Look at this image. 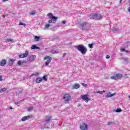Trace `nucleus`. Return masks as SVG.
<instances>
[{
	"instance_id": "nucleus-1",
	"label": "nucleus",
	"mask_w": 130,
	"mask_h": 130,
	"mask_svg": "<svg viewBox=\"0 0 130 130\" xmlns=\"http://www.w3.org/2000/svg\"><path fill=\"white\" fill-rule=\"evenodd\" d=\"M77 49L81 52L82 54H83V55H85V54L87 53V51H88V49H87V48H86L85 46H83V45L78 46Z\"/></svg>"
},
{
	"instance_id": "nucleus-2",
	"label": "nucleus",
	"mask_w": 130,
	"mask_h": 130,
	"mask_svg": "<svg viewBox=\"0 0 130 130\" xmlns=\"http://www.w3.org/2000/svg\"><path fill=\"white\" fill-rule=\"evenodd\" d=\"M48 16L51 19V20H48V23H51L52 24H54L58 19L57 17L54 16L51 13L48 14Z\"/></svg>"
},
{
	"instance_id": "nucleus-3",
	"label": "nucleus",
	"mask_w": 130,
	"mask_h": 130,
	"mask_svg": "<svg viewBox=\"0 0 130 130\" xmlns=\"http://www.w3.org/2000/svg\"><path fill=\"white\" fill-rule=\"evenodd\" d=\"M80 28L82 30H89L90 25L87 22H84L80 25Z\"/></svg>"
},
{
	"instance_id": "nucleus-4",
	"label": "nucleus",
	"mask_w": 130,
	"mask_h": 130,
	"mask_svg": "<svg viewBox=\"0 0 130 130\" xmlns=\"http://www.w3.org/2000/svg\"><path fill=\"white\" fill-rule=\"evenodd\" d=\"M110 79L111 80H115V81H117V80H119L122 78H123V76L121 74H116L114 76H111Z\"/></svg>"
},
{
	"instance_id": "nucleus-5",
	"label": "nucleus",
	"mask_w": 130,
	"mask_h": 130,
	"mask_svg": "<svg viewBox=\"0 0 130 130\" xmlns=\"http://www.w3.org/2000/svg\"><path fill=\"white\" fill-rule=\"evenodd\" d=\"M71 99H72V96L69 94H64L63 96V100L65 101L66 103H69L71 101Z\"/></svg>"
},
{
	"instance_id": "nucleus-6",
	"label": "nucleus",
	"mask_w": 130,
	"mask_h": 130,
	"mask_svg": "<svg viewBox=\"0 0 130 130\" xmlns=\"http://www.w3.org/2000/svg\"><path fill=\"white\" fill-rule=\"evenodd\" d=\"M81 98L83 101H85L86 103H88V102L91 100V99L88 97V94H82L81 95Z\"/></svg>"
},
{
	"instance_id": "nucleus-7",
	"label": "nucleus",
	"mask_w": 130,
	"mask_h": 130,
	"mask_svg": "<svg viewBox=\"0 0 130 130\" xmlns=\"http://www.w3.org/2000/svg\"><path fill=\"white\" fill-rule=\"evenodd\" d=\"M46 59H48L47 61L45 63V65L46 66H49V63L51 62L52 58L51 57L48 56H46L44 57V60H46Z\"/></svg>"
},
{
	"instance_id": "nucleus-8",
	"label": "nucleus",
	"mask_w": 130,
	"mask_h": 130,
	"mask_svg": "<svg viewBox=\"0 0 130 130\" xmlns=\"http://www.w3.org/2000/svg\"><path fill=\"white\" fill-rule=\"evenodd\" d=\"M92 19H96L97 20H101L102 19V16L101 15H98V14H95L93 15L92 17Z\"/></svg>"
},
{
	"instance_id": "nucleus-9",
	"label": "nucleus",
	"mask_w": 130,
	"mask_h": 130,
	"mask_svg": "<svg viewBox=\"0 0 130 130\" xmlns=\"http://www.w3.org/2000/svg\"><path fill=\"white\" fill-rule=\"evenodd\" d=\"M29 54V52L26 51L25 53L20 54L19 56V58H24V57H27Z\"/></svg>"
},
{
	"instance_id": "nucleus-10",
	"label": "nucleus",
	"mask_w": 130,
	"mask_h": 130,
	"mask_svg": "<svg viewBox=\"0 0 130 130\" xmlns=\"http://www.w3.org/2000/svg\"><path fill=\"white\" fill-rule=\"evenodd\" d=\"M51 120H52V116H46L45 117V122L46 123H48L49 122H51Z\"/></svg>"
},
{
	"instance_id": "nucleus-11",
	"label": "nucleus",
	"mask_w": 130,
	"mask_h": 130,
	"mask_svg": "<svg viewBox=\"0 0 130 130\" xmlns=\"http://www.w3.org/2000/svg\"><path fill=\"white\" fill-rule=\"evenodd\" d=\"M80 128L82 130H87L88 129V126L87 124L85 123H83L81 125H80Z\"/></svg>"
},
{
	"instance_id": "nucleus-12",
	"label": "nucleus",
	"mask_w": 130,
	"mask_h": 130,
	"mask_svg": "<svg viewBox=\"0 0 130 130\" xmlns=\"http://www.w3.org/2000/svg\"><path fill=\"white\" fill-rule=\"evenodd\" d=\"M7 64V60L5 59H2L0 62V66L1 67H5Z\"/></svg>"
},
{
	"instance_id": "nucleus-13",
	"label": "nucleus",
	"mask_w": 130,
	"mask_h": 130,
	"mask_svg": "<svg viewBox=\"0 0 130 130\" xmlns=\"http://www.w3.org/2000/svg\"><path fill=\"white\" fill-rule=\"evenodd\" d=\"M35 57H36V56L35 55L29 56L28 57L29 60L30 61H34V60H35Z\"/></svg>"
},
{
	"instance_id": "nucleus-14",
	"label": "nucleus",
	"mask_w": 130,
	"mask_h": 130,
	"mask_svg": "<svg viewBox=\"0 0 130 130\" xmlns=\"http://www.w3.org/2000/svg\"><path fill=\"white\" fill-rule=\"evenodd\" d=\"M30 117L31 116H25L22 118L21 120L22 121H25V120L29 119Z\"/></svg>"
},
{
	"instance_id": "nucleus-15",
	"label": "nucleus",
	"mask_w": 130,
	"mask_h": 130,
	"mask_svg": "<svg viewBox=\"0 0 130 130\" xmlns=\"http://www.w3.org/2000/svg\"><path fill=\"white\" fill-rule=\"evenodd\" d=\"M25 63H27V61H18V62H17L18 66H22L23 64H25Z\"/></svg>"
},
{
	"instance_id": "nucleus-16",
	"label": "nucleus",
	"mask_w": 130,
	"mask_h": 130,
	"mask_svg": "<svg viewBox=\"0 0 130 130\" xmlns=\"http://www.w3.org/2000/svg\"><path fill=\"white\" fill-rule=\"evenodd\" d=\"M73 89H79L80 88V84L76 83L73 86Z\"/></svg>"
},
{
	"instance_id": "nucleus-17",
	"label": "nucleus",
	"mask_w": 130,
	"mask_h": 130,
	"mask_svg": "<svg viewBox=\"0 0 130 130\" xmlns=\"http://www.w3.org/2000/svg\"><path fill=\"white\" fill-rule=\"evenodd\" d=\"M36 83H37V84H39V83H41L42 82V79L41 78H38L36 80Z\"/></svg>"
},
{
	"instance_id": "nucleus-18",
	"label": "nucleus",
	"mask_w": 130,
	"mask_h": 130,
	"mask_svg": "<svg viewBox=\"0 0 130 130\" xmlns=\"http://www.w3.org/2000/svg\"><path fill=\"white\" fill-rule=\"evenodd\" d=\"M116 94V93L114 92V93H108L107 96L108 97H112V96H114V95H115Z\"/></svg>"
},
{
	"instance_id": "nucleus-19",
	"label": "nucleus",
	"mask_w": 130,
	"mask_h": 130,
	"mask_svg": "<svg viewBox=\"0 0 130 130\" xmlns=\"http://www.w3.org/2000/svg\"><path fill=\"white\" fill-rule=\"evenodd\" d=\"M7 91V88H3L0 89V93H3V92H6Z\"/></svg>"
},
{
	"instance_id": "nucleus-20",
	"label": "nucleus",
	"mask_w": 130,
	"mask_h": 130,
	"mask_svg": "<svg viewBox=\"0 0 130 130\" xmlns=\"http://www.w3.org/2000/svg\"><path fill=\"white\" fill-rule=\"evenodd\" d=\"M40 39V37L39 36H36L35 37V41H39V40Z\"/></svg>"
},
{
	"instance_id": "nucleus-21",
	"label": "nucleus",
	"mask_w": 130,
	"mask_h": 130,
	"mask_svg": "<svg viewBox=\"0 0 130 130\" xmlns=\"http://www.w3.org/2000/svg\"><path fill=\"white\" fill-rule=\"evenodd\" d=\"M96 93H99V94H103V93H105V90H103L102 91H97L96 92Z\"/></svg>"
},
{
	"instance_id": "nucleus-22",
	"label": "nucleus",
	"mask_w": 130,
	"mask_h": 130,
	"mask_svg": "<svg viewBox=\"0 0 130 130\" xmlns=\"http://www.w3.org/2000/svg\"><path fill=\"white\" fill-rule=\"evenodd\" d=\"M52 53H58V51H57V50H56L54 49H53L52 50Z\"/></svg>"
},
{
	"instance_id": "nucleus-23",
	"label": "nucleus",
	"mask_w": 130,
	"mask_h": 130,
	"mask_svg": "<svg viewBox=\"0 0 130 130\" xmlns=\"http://www.w3.org/2000/svg\"><path fill=\"white\" fill-rule=\"evenodd\" d=\"M31 49H38V48L36 45H32L31 46Z\"/></svg>"
},
{
	"instance_id": "nucleus-24",
	"label": "nucleus",
	"mask_w": 130,
	"mask_h": 130,
	"mask_svg": "<svg viewBox=\"0 0 130 130\" xmlns=\"http://www.w3.org/2000/svg\"><path fill=\"white\" fill-rule=\"evenodd\" d=\"M94 45L93 44H88V47H89V48H93V46Z\"/></svg>"
},
{
	"instance_id": "nucleus-25",
	"label": "nucleus",
	"mask_w": 130,
	"mask_h": 130,
	"mask_svg": "<svg viewBox=\"0 0 130 130\" xmlns=\"http://www.w3.org/2000/svg\"><path fill=\"white\" fill-rule=\"evenodd\" d=\"M7 41H8V42H13V41H14V40L13 39H8L7 40Z\"/></svg>"
},
{
	"instance_id": "nucleus-26",
	"label": "nucleus",
	"mask_w": 130,
	"mask_h": 130,
	"mask_svg": "<svg viewBox=\"0 0 130 130\" xmlns=\"http://www.w3.org/2000/svg\"><path fill=\"white\" fill-rule=\"evenodd\" d=\"M43 80H44V81H47V78H46V76H44L43 77Z\"/></svg>"
},
{
	"instance_id": "nucleus-27",
	"label": "nucleus",
	"mask_w": 130,
	"mask_h": 130,
	"mask_svg": "<svg viewBox=\"0 0 130 130\" xmlns=\"http://www.w3.org/2000/svg\"><path fill=\"white\" fill-rule=\"evenodd\" d=\"M122 110L121 109H117L116 110V112H121Z\"/></svg>"
},
{
	"instance_id": "nucleus-28",
	"label": "nucleus",
	"mask_w": 130,
	"mask_h": 130,
	"mask_svg": "<svg viewBox=\"0 0 130 130\" xmlns=\"http://www.w3.org/2000/svg\"><path fill=\"white\" fill-rule=\"evenodd\" d=\"M36 13V12H35V11H32L30 13V15H31V16H34V15H35Z\"/></svg>"
},
{
	"instance_id": "nucleus-29",
	"label": "nucleus",
	"mask_w": 130,
	"mask_h": 130,
	"mask_svg": "<svg viewBox=\"0 0 130 130\" xmlns=\"http://www.w3.org/2000/svg\"><path fill=\"white\" fill-rule=\"evenodd\" d=\"M50 26V24H46L45 27V28H49Z\"/></svg>"
},
{
	"instance_id": "nucleus-30",
	"label": "nucleus",
	"mask_w": 130,
	"mask_h": 130,
	"mask_svg": "<svg viewBox=\"0 0 130 130\" xmlns=\"http://www.w3.org/2000/svg\"><path fill=\"white\" fill-rule=\"evenodd\" d=\"M28 111H31V110H33V107H30L27 109Z\"/></svg>"
},
{
	"instance_id": "nucleus-31",
	"label": "nucleus",
	"mask_w": 130,
	"mask_h": 130,
	"mask_svg": "<svg viewBox=\"0 0 130 130\" xmlns=\"http://www.w3.org/2000/svg\"><path fill=\"white\" fill-rule=\"evenodd\" d=\"M113 123V122L111 121L107 123V125H110V124H112Z\"/></svg>"
},
{
	"instance_id": "nucleus-32",
	"label": "nucleus",
	"mask_w": 130,
	"mask_h": 130,
	"mask_svg": "<svg viewBox=\"0 0 130 130\" xmlns=\"http://www.w3.org/2000/svg\"><path fill=\"white\" fill-rule=\"evenodd\" d=\"M19 25H22V26H23V25H24V27H25V26H26V24H24L22 22H19Z\"/></svg>"
},
{
	"instance_id": "nucleus-33",
	"label": "nucleus",
	"mask_w": 130,
	"mask_h": 130,
	"mask_svg": "<svg viewBox=\"0 0 130 130\" xmlns=\"http://www.w3.org/2000/svg\"><path fill=\"white\" fill-rule=\"evenodd\" d=\"M106 58H107V59H108L109 58H110V55H107L106 56Z\"/></svg>"
},
{
	"instance_id": "nucleus-34",
	"label": "nucleus",
	"mask_w": 130,
	"mask_h": 130,
	"mask_svg": "<svg viewBox=\"0 0 130 130\" xmlns=\"http://www.w3.org/2000/svg\"><path fill=\"white\" fill-rule=\"evenodd\" d=\"M123 60L124 61H128V59H127L126 58H123Z\"/></svg>"
},
{
	"instance_id": "nucleus-35",
	"label": "nucleus",
	"mask_w": 130,
	"mask_h": 130,
	"mask_svg": "<svg viewBox=\"0 0 130 130\" xmlns=\"http://www.w3.org/2000/svg\"><path fill=\"white\" fill-rule=\"evenodd\" d=\"M120 51H125V49H124V48H121Z\"/></svg>"
},
{
	"instance_id": "nucleus-36",
	"label": "nucleus",
	"mask_w": 130,
	"mask_h": 130,
	"mask_svg": "<svg viewBox=\"0 0 130 130\" xmlns=\"http://www.w3.org/2000/svg\"><path fill=\"white\" fill-rule=\"evenodd\" d=\"M2 81H3V76H0V82H2Z\"/></svg>"
},
{
	"instance_id": "nucleus-37",
	"label": "nucleus",
	"mask_w": 130,
	"mask_h": 130,
	"mask_svg": "<svg viewBox=\"0 0 130 130\" xmlns=\"http://www.w3.org/2000/svg\"><path fill=\"white\" fill-rule=\"evenodd\" d=\"M33 76H35V74L33 73L32 74L30 75L29 77H30V78H31V77H33Z\"/></svg>"
},
{
	"instance_id": "nucleus-38",
	"label": "nucleus",
	"mask_w": 130,
	"mask_h": 130,
	"mask_svg": "<svg viewBox=\"0 0 130 130\" xmlns=\"http://www.w3.org/2000/svg\"><path fill=\"white\" fill-rule=\"evenodd\" d=\"M10 61H11V62L12 63H14V59H11L10 60Z\"/></svg>"
},
{
	"instance_id": "nucleus-39",
	"label": "nucleus",
	"mask_w": 130,
	"mask_h": 130,
	"mask_svg": "<svg viewBox=\"0 0 130 130\" xmlns=\"http://www.w3.org/2000/svg\"><path fill=\"white\" fill-rule=\"evenodd\" d=\"M8 1L9 0H2V2H3L4 3H6V2H8Z\"/></svg>"
},
{
	"instance_id": "nucleus-40",
	"label": "nucleus",
	"mask_w": 130,
	"mask_h": 130,
	"mask_svg": "<svg viewBox=\"0 0 130 130\" xmlns=\"http://www.w3.org/2000/svg\"><path fill=\"white\" fill-rule=\"evenodd\" d=\"M35 75L37 76V77H38V76H39V73H37Z\"/></svg>"
},
{
	"instance_id": "nucleus-41",
	"label": "nucleus",
	"mask_w": 130,
	"mask_h": 130,
	"mask_svg": "<svg viewBox=\"0 0 130 130\" xmlns=\"http://www.w3.org/2000/svg\"><path fill=\"white\" fill-rule=\"evenodd\" d=\"M15 104H16V105H18V104H19V102H16Z\"/></svg>"
},
{
	"instance_id": "nucleus-42",
	"label": "nucleus",
	"mask_w": 130,
	"mask_h": 130,
	"mask_svg": "<svg viewBox=\"0 0 130 130\" xmlns=\"http://www.w3.org/2000/svg\"><path fill=\"white\" fill-rule=\"evenodd\" d=\"M62 24H63L64 25V24H66V21H63L62 22Z\"/></svg>"
},
{
	"instance_id": "nucleus-43",
	"label": "nucleus",
	"mask_w": 130,
	"mask_h": 130,
	"mask_svg": "<svg viewBox=\"0 0 130 130\" xmlns=\"http://www.w3.org/2000/svg\"><path fill=\"white\" fill-rule=\"evenodd\" d=\"M66 55H67V54H66V53H64L63 54V57H64V56H66Z\"/></svg>"
},
{
	"instance_id": "nucleus-44",
	"label": "nucleus",
	"mask_w": 130,
	"mask_h": 130,
	"mask_svg": "<svg viewBox=\"0 0 130 130\" xmlns=\"http://www.w3.org/2000/svg\"><path fill=\"white\" fill-rule=\"evenodd\" d=\"M126 76H127V75L125 74V75H124V77L125 78H128V77H126Z\"/></svg>"
},
{
	"instance_id": "nucleus-45",
	"label": "nucleus",
	"mask_w": 130,
	"mask_h": 130,
	"mask_svg": "<svg viewBox=\"0 0 130 130\" xmlns=\"http://www.w3.org/2000/svg\"><path fill=\"white\" fill-rule=\"evenodd\" d=\"M127 47H128V46H125L124 47V48H127Z\"/></svg>"
},
{
	"instance_id": "nucleus-46",
	"label": "nucleus",
	"mask_w": 130,
	"mask_h": 130,
	"mask_svg": "<svg viewBox=\"0 0 130 130\" xmlns=\"http://www.w3.org/2000/svg\"><path fill=\"white\" fill-rule=\"evenodd\" d=\"M128 12H129V13H130V7H129V8H128Z\"/></svg>"
},
{
	"instance_id": "nucleus-47",
	"label": "nucleus",
	"mask_w": 130,
	"mask_h": 130,
	"mask_svg": "<svg viewBox=\"0 0 130 130\" xmlns=\"http://www.w3.org/2000/svg\"><path fill=\"white\" fill-rule=\"evenodd\" d=\"M84 87H85V88L87 87V84H84Z\"/></svg>"
},
{
	"instance_id": "nucleus-48",
	"label": "nucleus",
	"mask_w": 130,
	"mask_h": 130,
	"mask_svg": "<svg viewBox=\"0 0 130 130\" xmlns=\"http://www.w3.org/2000/svg\"><path fill=\"white\" fill-rule=\"evenodd\" d=\"M122 2V0H120V1H119V3L120 4H121V2Z\"/></svg>"
},
{
	"instance_id": "nucleus-49",
	"label": "nucleus",
	"mask_w": 130,
	"mask_h": 130,
	"mask_svg": "<svg viewBox=\"0 0 130 130\" xmlns=\"http://www.w3.org/2000/svg\"><path fill=\"white\" fill-rule=\"evenodd\" d=\"M41 129H44V128H43V127H41Z\"/></svg>"
},
{
	"instance_id": "nucleus-50",
	"label": "nucleus",
	"mask_w": 130,
	"mask_h": 130,
	"mask_svg": "<svg viewBox=\"0 0 130 130\" xmlns=\"http://www.w3.org/2000/svg\"><path fill=\"white\" fill-rule=\"evenodd\" d=\"M10 109H13V108L12 107H10Z\"/></svg>"
},
{
	"instance_id": "nucleus-51",
	"label": "nucleus",
	"mask_w": 130,
	"mask_h": 130,
	"mask_svg": "<svg viewBox=\"0 0 130 130\" xmlns=\"http://www.w3.org/2000/svg\"><path fill=\"white\" fill-rule=\"evenodd\" d=\"M124 51H125V52H127V53L128 52V51H127V50H125Z\"/></svg>"
},
{
	"instance_id": "nucleus-52",
	"label": "nucleus",
	"mask_w": 130,
	"mask_h": 130,
	"mask_svg": "<svg viewBox=\"0 0 130 130\" xmlns=\"http://www.w3.org/2000/svg\"><path fill=\"white\" fill-rule=\"evenodd\" d=\"M82 85H84V83H82Z\"/></svg>"
}]
</instances>
